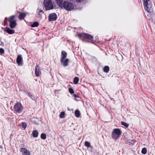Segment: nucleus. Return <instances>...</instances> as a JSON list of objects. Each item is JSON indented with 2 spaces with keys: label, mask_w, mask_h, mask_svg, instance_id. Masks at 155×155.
Instances as JSON below:
<instances>
[{
  "label": "nucleus",
  "mask_w": 155,
  "mask_h": 155,
  "mask_svg": "<svg viewBox=\"0 0 155 155\" xmlns=\"http://www.w3.org/2000/svg\"><path fill=\"white\" fill-rule=\"evenodd\" d=\"M43 5L47 10H51L54 8L53 3L51 0H44Z\"/></svg>",
  "instance_id": "obj_1"
},
{
  "label": "nucleus",
  "mask_w": 155,
  "mask_h": 155,
  "mask_svg": "<svg viewBox=\"0 0 155 155\" xmlns=\"http://www.w3.org/2000/svg\"><path fill=\"white\" fill-rule=\"evenodd\" d=\"M122 133L121 130L118 128L114 129L112 133V137L115 140L118 139Z\"/></svg>",
  "instance_id": "obj_2"
},
{
  "label": "nucleus",
  "mask_w": 155,
  "mask_h": 155,
  "mask_svg": "<svg viewBox=\"0 0 155 155\" xmlns=\"http://www.w3.org/2000/svg\"><path fill=\"white\" fill-rule=\"evenodd\" d=\"M63 7H64L67 11H71L74 8V5L72 3L68 2H64L63 5Z\"/></svg>",
  "instance_id": "obj_3"
},
{
  "label": "nucleus",
  "mask_w": 155,
  "mask_h": 155,
  "mask_svg": "<svg viewBox=\"0 0 155 155\" xmlns=\"http://www.w3.org/2000/svg\"><path fill=\"white\" fill-rule=\"evenodd\" d=\"M15 16L12 15L9 18L8 21L9 26L12 28H14L17 25L16 20L15 19Z\"/></svg>",
  "instance_id": "obj_4"
},
{
  "label": "nucleus",
  "mask_w": 155,
  "mask_h": 155,
  "mask_svg": "<svg viewBox=\"0 0 155 155\" xmlns=\"http://www.w3.org/2000/svg\"><path fill=\"white\" fill-rule=\"evenodd\" d=\"M144 3H145L143 4V5L145 9L147 12H151L152 9V5H153L152 3L150 1Z\"/></svg>",
  "instance_id": "obj_5"
},
{
  "label": "nucleus",
  "mask_w": 155,
  "mask_h": 155,
  "mask_svg": "<svg viewBox=\"0 0 155 155\" xmlns=\"http://www.w3.org/2000/svg\"><path fill=\"white\" fill-rule=\"evenodd\" d=\"M14 110L18 113L21 112L23 110V107L21 103L18 102L14 106Z\"/></svg>",
  "instance_id": "obj_6"
},
{
  "label": "nucleus",
  "mask_w": 155,
  "mask_h": 155,
  "mask_svg": "<svg viewBox=\"0 0 155 155\" xmlns=\"http://www.w3.org/2000/svg\"><path fill=\"white\" fill-rule=\"evenodd\" d=\"M78 36L80 37L86 38L91 40H92L93 38L92 36L88 34H85L84 33L79 34H78Z\"/></svg>",
  "instance_id": "obj_7"
},
{
  "label": "nucleus",
  "mask_w": 155,
  "mask_h": 155,
  "mask_svg": "<svg viewBox=\"0 0 155 155\" xmlns=\"http://www.w3.org/2000/svg\"><path fill=\"white\" fill-rule=\"evenodd\" d=\"M20 150L22 153V155H30L31 154V152L30 151L26 148H21Z\"/></svg>",
  "instance_id": "obj_8"
},
{
  "label": "nucleus",
  "mask_w": 155,
  "mask_h": 155,
  "mask_svg": "<svg viewBox=\"0 0 155 155\" xmlns=\"http://www.w3.org/2000/svg\"><path fill=\"white\" fill-rule=\"evenodd\" d=\"M50 21H54L56 20L57 16L56 14L52 13L50 14L48 17Z\"/></svg>",
  "instance_id": "obj_9"
},
{
  "label": "nucleus",
  "mask_w": 155,
  "mask_h": 155,
  "mask_svg": "<svg viewBox=\"0 0 155 155\" xmlns=\"http://www.w3.org/2000/svg\"><path fill=\"white\" fill-rule=\"evenodd\" d=\"M61 62L64 66H66L68 65L69 59L68 58L60 60Z\"/></svg>",
  "instance_id": "obj_10"
},
{
  "label": "nucleus",
  "mask_w": 155,
  "mask_h": 155,
  "mask_svg": "<svg viewBox=\"0 0 155 155\" xmlns=\"http://www.w3.org/2000/svg\"><path fill=\"white\" fill-rule=\"evenodd\" d=\"M5 31L7 32L9 34H12L15 33V30L11 29L9 28H6L4 30Z\"/></svg>",
  "instance_id": "obj_11"
},
{
  "label": "nucleus",
  "mask_w": 155,
  "mask_h": 155,
  "mask_svg": "<svg viewBox=\"0 0 155 155\" xmlns=\"http://www.w3.org/2000/svg\"><path fill=\"white\" fill-rule=\"evenodd\" d=\"M22 61V58L20 55H18L16 59L17 63L18 64V65L22 64L21 61Z\"/></svg>",
  "instance_id": "obj_12"
},
{
  "label": "nucleus",
  "mask_w": 155,
  "mask_h": 155,
  "mask_svg": "<svg viewBox=\"0 0 155 155\" xmlns=\"http://www.w3.org/2000/svg\"><path fill=\"white\" fill-rule=\"evenodd\" d=\"M35 73L36 76L38 77L39 76L40 72L39 71V68L38 66L35 67Z\"/></svg>",
  "instance_id": "obj_13"
},
{
  "label": "nucleus",
  "mask_w": 155,
  "mask_h": 155,
  "mask_svg": "<svg viewBox=\"0 0 155 155\" xmlns=\"http://www.w3.org/2000/svg\"><path fill=\"white\" fill-rule=\"evenodd\" d=\"M57 4L59 7L62 8L63 4H62V0H55Z\"/></svg>",
  "instance_id": "obj_14"
},
{
  "label": "nucleus",
  "mask_w": 155,
  "mask_h": 155,
  "mask_svg": "<svg viewBox=\"0 0 155 155\" xmlns=\"http://www.w3.org/2000/svg\"><path fill=\"white\" fill-rule=\"evenodd\" d=\"M61 54L62 56L61 59H63L66 58L67 56V53L65 51H62L61 52Z\"/></svg>",
  "instance_id": "obj_15"
},
{
  "label": "nucleus",
  "mask_w": 155,
  "mask_h": 155,
  "mask_svg": "<svg viewBox=\"0 0 155 155\" xmlns=\"http://www.w3.org/2000/svg\"><path fill=\"white\" fill-rule=\"evenodd\" d=\"M43 13V11L41 9L38 8L36 11L37 15L40 16Z\"/></svg>",
  "instance_id": "obj_16"
},
{
  "label": "nucleus",
  "mask_w": 155,
  "mask_h": 155,
  "mask_svg": "<svg viewBox=\"0 0 155 155\" xmlns=\"http://www.w3.org/2000/svg\"><path fill=\"white\" fill-rule=\"evenodd\" d=\"M26 14L25 13H21L18 16L19 19L21 20L23 19L26 16Z\"/></svg>",
  "instance_id": "obj_17"
},
{
  "label": "nucleus",
  "mask_w": 155,
  "mask_h": 155,
  "mask_svg": "<svg viewBox=\"0 0 155 155\" xmlns=\"http://www.w3.org/2000/svg\"><path fill=\"white\" fill-rule=\"evenodd\" d=\"M32 135L33 137H37L38 135V132L37 130H34L32 132Z\"/></svg>",
  "instance_id": "obj_18"
},
{
  "label": "nucleus",
  "mask_w": 155,
  "mask_h": 155,
  "mask_svg": "<svg viewBox=\"0 0 155 155\" xmlns=\"http://www.w3.org/2000/svg\"><path fill=\"white\" fill-rule=\"evenodd\" d=\"M74 114L76 117H78L80 115V111L78 110H75Z\"/></svg>",
  "instance_id": "obj_19"
},
{
  "label": "nucleus",
  "mask_w": 155,
  "mask_h": 155,
  "mask_svg": "<svg viewBox=\"0 0 155 155\" xmlns=\"http://www.w3.org/2000/svg\"><path fill=\"white\" fill-rule=\"evenodd\" d=\"M65 113L64 111L61 112L60 114L59 117L61 118H64L65 117Z\"/></svg>",
  "instance_id": "obj_20"
},
{
  "label": "nucleus",
  "mask_w": 155,
  "mask_h": 155,
  "mask_svg": "<svg viewBox=\"0 0 155 155\" xmlns=\"http://www.w3.org/2000/svg\"><path fill=\"white\" fill-rule=\"evenodd\" d=\"M103 70L104 72L107 73L109 71V68L108 66H105L104 67Z\"/></svg>",
  "instance_id": "obj_21"
},
{
  "label": "nucleus",
  "mask_w": 155,
  "mask_h": 155,
  "mask_svg": "<svg viewBox=\"0 0 155 155\" xmlns=\"http://www.w3.org/2000/svg\"><path fill=\"white\" fill-rule=\"evenodd\" d=\"M79 81V78L77 77H75L74 79V82L75 84H77L78 83Z\"/></svg>",
  "instance_id": "obj_22"
},
{
  "label": "nucleus",
  "mask_w": 155,
  "mask_h": 155,
  "mask_svg": "<svg viewBox=\"0 0 155 155\" xmlns=\"http://www.w3.org/2000/svg\"><path fill=\"white\" fill-rule=\"evenodd\" d=\"M41 137L42 139H45L46 138V135L45 134L42 133L41 134Z\"/></svg>",
  "instance_id": "obj_23"
},
{
  "label": "nucleus",
  "mask_w": 155,
  "mask_h": 155,
  "mask_svg": "<svg viewBox=\"0 0 155 155\" xmlns=\"http://www.w3.org/2000/svg\"><path fill=\"white\" fill-rule=\"evenodd\" d=\"M38 25V23L37 22H35L33 23L31 25V26L32 27H37Z\"/></svg>",
  "instance_id": "obj_24"
},
{
  "label": "nucleus",
  "mask_w": 155,
  "mask_h": 155,
  "mask_svg": "<svg viewBox=\"0 0 155 155\" xmlns=\"http://www.w3.org/2000/svg\"><path fill=\"white\" fill-rule=\"evenodd\" d=\"M121 124L124 126L126 127H127L129 126V124L124 122H121Z\"/></svg>",
  "instance_id": "obj_25"
},
{
  "label": "nucleus",
  "mask_w": 155,
  "mask_h": 155,
  "mask_svg": "<svg viewBox=\"0 0 155 155\" xmlns=\"http://www.w3.org/2000/svg\"><path fill=\"white\" fill-rule=\"evenodd\" d=\"M147 149L146 148H143L141 150L142 153L143 154H145L147 153Z\"/></svg>",
  "instance_id": "obj_26"
},
{
  "label": "nucleus",
  "mask_w": 155,
  "mask_h": 155,
  "mask_svg": "<svg viewBox=\"0 0 155 155\" xmlns=\"http://www.w3.org/2000/svg\"><path fill=\"white\" fill-rule=\"evenodd\" d=\"M21 124V126L24 128V129H25L27 126V124H26L25 122H22Z\"/></svg>",
  "instance_id": "obj_27"
},
{
  "label": "nucleus",
  "mask_w": 155,
  "mask_h": 155,
  "mask_svg": "<svg viewBox=\"0 0 155 155\" xmlns=\"http://www.w3.org/2000/svg\"><path fill=\"white\" fill-rule=\"evenodd\" d=\"M84 144L85 146L87 147H91V144L88 141L85 142Z\"/></svg>",
  "instance_id": "obj_28"
},
{
  "label": "nucleus",
  "mask_w": 155,
  "mask_h": 155,
  "mask_svg": "<svg viewBox=\"0 0 155 155\" xmlns=\"http://www.w3.org/2000/svg\"><path fill=\"white\" fill-rule=\"evenodd\" d=\"M69 91L71 94H73L74 93V90L71 88L69 89Z\"/></svg>",
  "instance_id": "obj_29"
},
{
  "label": "nucleus",
  "mask_w": 155,
  "mask_h": 155,
  "mask_svg": "<svg viewBox=\"0 0 155 155\" xmlns=\"http://www.w3.org/2000/svg\"><path fill=\"white\" fill-rule=\"evenodd\" d=\"M4 50L3 48H0V53L2 54L4 53Z\"/></svg>",
  "instance_id": "obj_30"
},
{
  "label": "nucleus",
  "mask_w": 155,
  "mask_h": 155,
  "mask_svg": "<svg viewBox=\"0 0 155 155\" xmlns=\"http://www.w3.org/2000/svg\"><path fill=\"white\" fill-rule=\"evenodd\" d=\"M143 4L145 3L144 2H148L150 1V0H143Z\"/></svg>",
  "instance_id": "obj_31"
},
{
  "label": "nucleus",
  "mask_w": 155,
  "mask_h": 155,
  "mask_svg": "<svg viewBox=\"0 0 155 155\" xmlns=\"http://www.w3.org/2000/svg\"><path fill=\"white\" fill-rule=\"evenodd\" d=\"M76 1L78 2H81V1L82 0H75Z\"/></svg>",
  "instance_id": "obj_32"
},
{
  "label": "nucleus",
  "mask_w": 155,
  "mask_h": 155,
  "mask_svg": "<svg viewBox=\"0 0 155 155\" xmlns=\"http://www.w3.org/2000/svg\"><path fill=\"white\" fill-rule=\"evenodd\" d=\"M74 96L75 97H78V96H77L76 94H74Z\"/></svg>",
  "instance_id": "obj_33"
}]
</instances>
